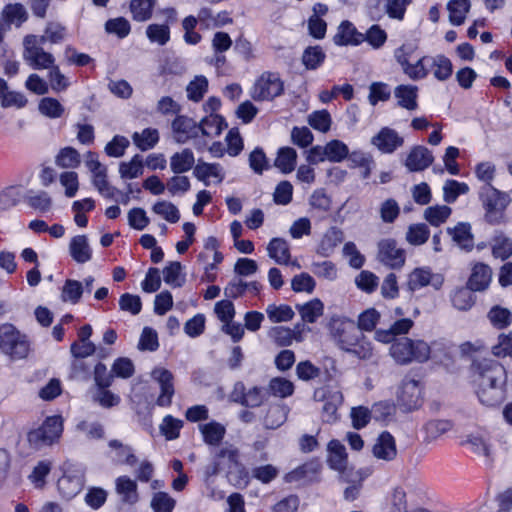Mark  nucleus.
<instances>
[{
  "instance_id": "1",
  "label": "nucleus",
  "mask_w": 512,
  "mask_h": 512,
  "mask_svg": "<svg viewBox=\"0 0 512 512\" xmlns=\"http://www.w3.org/2000/svg\"><path fill=\"white\" fill-rule=\"evenodd\" d=\"M470 371L475 393L483 405L494 407L503 402L507 372L502 364L489 358L474 359Z\"/></svg>"
},
{
  "instance_id": "2",
  "label": "nucleus",
  "mask_w": 512,
  "mask_h": 512,
  "mask_svg": "<svg viewBox=\"0 0 512 512\" xmlns=\"http://www.w3.org/2000/svg\"><path fill=\"white\" fill-rule=\"evenodd\" d=\"M448 350L449 345L445 340L434 341L430 345L422 339L400 337L390 345L389 355L396 364L408 365L413 362L424 363L431 354L438 357V352L447 355Z\"/></svg>"
},
{
  "instance_id": "3",
  "label": "nucleus",
  "mask_w": 512,
  "mask_h": 512,
  "mask_svg": "<svg viewBox=\"0 0 512 512\" xmlns=\"http://www.w3.org/2000/svg\"><path fill=\"white\" fill-rule=\"evenodd\" d=\"M479 198L485 210V220L492 225L504 223L505 211L511 203L508 193L494 188L492 185H483L479 191Z\"/></svg>"
},
{
  "instance_id": "4",
  "label": "nucleus",
  "mask_w": 512,
  "mask_h": 512,
  "mask_svg": "<svg viewBox=\"0 0 512 512\" xmlns=\"http://www.w3.org/2000/svg\"><path fill=\"white\" fill-rule=\"evenodd\" d=\"M0 349L11 359H23L29 354L30 343L26 335L5 323L0 326Z\"/></svg>"
},
{
  "instance_id": "5",
  "label": "nucleus",
  "mask_w": 512,
  "mask_h": 512,
  "mask_svg": "<svg viewBox=\"0 0 512 512\" xmlns=\"http://www.w3.org/2000/svg\"><path fill=\"white\" fill-rule=\"evenodd\" d=\"M43 45L34 34H28L23 38L22 57L34 70H48L56 62L54 55L45 51Z\"/></svg>"
},
{
  "instance_id": "6",
  "label": "nucleus",
  "mask_w": 512,
  "mask_h": 512,
  "mask_svg": "<svg viewBox=\"0 0 512 512\" xmlns=\"http://www.w3.org/2000/svg\"><path fill=\"white\" fill-rule=\"evenodd\" d=\"M329 330L333 340L342 350L350 349L356 343V338L361 336L355 322L341 315H333L330 318Z\"/></svg>"
},
{
  "instance_id": "7",
  "label": "nucleus",
  "mask_w": 512,
  "mask_h": 512,
  "mask_svg": "<svg viewBox=\"0 0 512 512\" xmlns=\"http://www.w3.org/2000/svg\"><path fill=\"white\" fill-rule=\"evenodd\" d=\"M63 432V419L59 415L50 416L37 429L28 433L29 443L35 447L51 445L57 441Z\"/></svg>"
},
{
  "instance_id": "8",
  "label": "nucleus",
  "mask_w": 512,
  "mask_h": 512,
  "mask_svg": "<svg viewBox=\"0 0 512 512\" xmlns=\"http://www.w3.org/2000/svg\"><path fill=\"white\" fill-rule=\"evenodd\" d=\"M284 92V83L279 74L273 72H264L255 81L250 95L255 101H271L282 95Z\"/></svg>"
},
{
  "instance_id": "9",
  "label": "nucleus",
  "mask_w": 512,
  "mask_h": 512,
  "mask_svg": "<svg viewBox=\"0 0 512 512\" xmlns=\"http://www.w3.org/2000/svg\"><path fill=\"white\" fill-rule=\"evenodd\" d=\"M198 123L187 116H177L172 122V131L174 139L180 144L193 140V145L198 151H203L207 147V141L199 136Z\"/></svg>"
},
{
  "instance_id": "10",
  "label": "nucleus",
  "mask_w": 512,
  "mask_h": 512,
  "mask_svg": "<svg viewBox=\"0 0 512 512\" xmlns=\"http://www.w3.org/2000/svg\"><path fill=\"white\" fill-rule=\"evenodd\" d=\"M314 400L323 402L322 419L324 422H334L337 419V410L343 403L342 392L336 388L325 386L314 391Z\"/></svg>"
},
{
  "instance_id": "11",
  "label": "nucleus",
  "mask_w": 512,
  "mask_h": 512,
  "mask_svg": "<svg viewBox=\"0 0 512 512\" xmlns=\"http://www.w3.org/2000/svg\"><path fill=\"white\" fill-rule=\"evenodd\" d=\"M415 52L412 44H402L394 50V58L401 66L403 73L411 80L417 81L425 79V69L422 67V57L415 63H411L410 59Z\"/></svg>"
},
{
  "instance_id": "12",
  "label": "nucleus",
  "mask_w": 512,
  "mask_h": 512,
  "mask_svg": "<svg viewBox=\"0 0 512 512\" xmlns=\"http://www.w3.org/2000/svg\"><path fill=\"white\" fill-rule=\"evenodd\" d=\"M399 406L407 411L417 409L422 404V390L419 381L404 378L397 391Z\"/></svg>"
},
{
  "instance_id": "13",
  "label": "nucleus",
  "mask_w": 512,
  "mask_h": 512,
  "mask_svg": "<svg viewBox=\"0 0 512 512\" xmlns=\"http://www.w3.org/2000/svg\"><path fill=\"white\" fill-rule=\"evenodd\" d=\"M422 67L425 69V78L432 72L438 81L448 80L453 73L451 60L443 54L422 56Z\"/></svg>"
},
{
  "instance_id": "14",
  "label": "nucleus",
  "mask_w": 512,
  "mask_h": 512,
  "mask_svg": "<svg viewBox=\"0 0 512 512\" xmlns=\"http://www.w3.org/2000/svg\"><path fill=\"white\" fill-rule=\"evenodd\" d=\"M378 259L392 269L401 268L405 263V251L394 239H383L378 243Z\"/></svg>"
},
{
  "instance_id": "15",
  "label": "nucleus",
  "mask_w": 512,
  "mask_h": 512,
  "mask_svg": "<svg viewBox=\"0 0 512 512\" xmlns=\"http://www.w3.org/2000/svg\"><path fill=\"white\" fill-rule=\"evenodd\" d=\"M444 283V278L440 274H433L429 268H415L409 275L407 287L409 291L414 292L428 285L439 290Z\"/></svg>"
},
{
  "instance_id": "16",
  "label": "nucleus",
  "mask_w": 512,
  "mask_h": 512,
  "mask_svg": "<svg viewBox=\"0 0 512 512\" xmlns=\"http://www.w3.org/2000/svg\"><path fill=\"white\" fill-rule=\"evenodd\" d=\"M371 144L383 154H392L404 144V138L389 127H383L371 138Z\"/></svg>"
},
{
  "instance_id": "17",
  "label": "nucleus",
  "mask_w": 512,
  "mask_h": 512,
  "mask_svg": "<svg viewBox=\"0 0 512 512\" xmlns=\"http://www.w3.org/2000/svg\"><path fill=\"white\" fill-rule=\"evenodd\" d=\"M231 399L246 407H259L265 399V391L258 386L246 390L242 382H237L231 393Z\"/></svg>"
},
{
  "instance_id": "18",
  "label": "nucleus",
  "mask_w": 512,
  "mask_h": 512,
  "mask_svg": "<svg viewBox=\"0 0 512 512\" xmlns=\"http://www.w3.org/2000/svg\"><path fill=\"white\" fill-rule=\"evenodd\" d=\"M193 175L205 186L212 183L220 184L225 178V171L219 163H208L198 160L193 170Z\"/></svg>"
},
{
  "instance_id": "19",
  "label": "nucleus",
  "mask_w": 512,
  "mask_h": 512,
  "mask_svg": "<svg viewBox=\"0 0 512 512\" xmlns=\"http://www.w3.org/2000/svg\"><path fill=\"white\" fill-rule=\"evenodd\" d=\"M152 377L159 383L161 390L156 401L157 405L161 407L170 406L175 392L172 373L164 368H156L152 371Z\"/></svg>"
},
{
  "instance_id": "20",
  "label": "nucleus",
  "mask_w": 512,
  "mask_h": 512,
  "mask_svg": "<svg viewBox=\"0 0 512 512\" xmlns=\"http://www.w3.org/2000/svg\"><path fill=\"white\" fill-rule=\"evenodd\" d=\"M327 463L329 467L339 472L340 477L347 472L348 457L345 446L336 439L331 440L327 446Z\"/></svg>"
},
{
  "instance_id": "21",
  "label": "nucleus",
  "mask_w": 512,
  "mask_h": 512,
  "mask_svg": "<svg viewBox=\"0 0 512 512\" xmlns=\"http://www.w3.org/2000/svg\"><path fill=\"white\" fill-rule=\"evenodd\" d=\"M216 458L221 460H227L230 467L232 465L238 468L237 478L235 480V485H244L247 486L249 483V473L244 466L239 463V451L233 445L227 444L218 450L216 453Z\"/></svg>"
},
{
  "instance_id": "22",
  "label": "nucleus",
  "mask_w": 512,
  "mask_h": 512,
  "mask_svg": "<svg viewBox=\"0 0 512 512\" xmlns=\"http://www.w3.org/2000/svg\"><path fill=\"white\" fill-rule=\"evenodd\" d=\"M434 161L432 152L425 146H414L408 153L405 166L410 172H418L427 169Z\"/></svg>"
},
{
  "instance_id": "23",
  "label": "nucleus",
  "mask_w": 512,
  "mask_h": 512,
  "mask_svg": "<svg viewBox=\"0 0 512 512\" xmlns=\"http://www.w3.org/2000/svg\"><path fill=\"white\" fill-rule=\"evenodd\" d=\"M333 42L337 46H358L363 43V37L352 22L344 20L333 36Z\"/></svg>"
},
{
  "instance_id": "24",
  "label": "nucleus",
  "mask_w": 512,
  "mask_h": 512,
  "mask_svg": "<svg viewBox=\"0 0 512 512\" xmlns=\"http://www.w3.org/2000/svg\"><path fill=\"white\" fill-rule=\"evenodd\" d=\"M414 325L410 318H401L395 321L389 329H379L375 332V339L382 343H393L397 336L407 335Z\"/></svg>"
},
{
  "instance_id": "25",
  "label": "nucleus",
  "mask_w": 512,
  "mask_h": 512,
  "mask_svg": "<svg viewBox=\"0 0 512 512\" xmlns=\"http://www.w3.org/2000/svg\"><path fill=\"white\" fill-rule=\"evenodd\" d=\"M372 452L380 460L392 461L395 459L397 448L394 437L387 431L382 432L377 438Z\"/></svg>"
},
{
  "instance_id": "26",
  "label": "nucleus",
  "mask_w": 512,
  "mask_h": 512,
  "mask_svg": "<svg viewBox=\"0 0 512 512\" xmlns=\"http://www.w3.org/2000/svg\"><path fill=\"white\" fill-rule=\"evenodd\" d=\"M115 491L125 504L134 505L139 501L137 483L126 475L115 479Z\"/></svg>"
},
{
  "instance_id": "27",
  "label": "nucleus",
  "mask_w": 512,
  "mask_h": 512,
  "mask_svg": "<svg viewBox=\"0 0 512 512\" xmlns=\"http://www.w3.org/2000/svg\"><path fill=\"white\" fill-rule=\"evenodd\" d=\"M68 38V29L58 21H48L45 25L42 35H36V39L41 43L57 45L63 43Z\"/></svg>"
},
{
  "instance_id": "28",
  "label": "nucleus",
  "mask_w": 512,
  "mask_h": 512,
  "mask_svg": "<svg viewBox=\"0 0 512 512\" xmlns=\"http://www.w3.org/2000/svg\"><path fill=\"white\" fill-rule=\"evenodd\" d=\"M224 119L215 113H210L198 123L199 136L207 142L221 134L225 127Z\"/></svg>"
},
{
  "instance_id": "29",
  "label": "nucleus",
  "mask_w": 512,
  "mask_h": 512,
  "mask_svg": "<svg viewBox=\"0 0 512 512\" xmlns=\"http://www.w3.org/2000/svg\"><path fill=\"white\" fill-rule=\"evenodd\" d=\"M491 279V268L484 263H477L472 268L467 286L474 291H483L488 288Z\"/></svg>"
},
{
  "instance_id": "30",
  "label": "nucleus",
  "mask_w": 512,
  "mask_h": 512,
  "mask_svg": "<svg viewBox=\"0 0 512 512\" xmlns=\"http://www.w3.org/2000/svg\"><path fill=\"white\" fill-rule=\"evenodd\" d=\"M447 233L452 240L461 248L467 251L473 249L474 237L471 232V225L467 222H459L454 227H448Z\"/></svg>"
},
{
  "instance_id": "31",
  "label": "nucleus",
  "mask_w": 512,
  "mask_h": 512,
  "mask_svg": "<svg viewBox=\"0 0 512 512\" xmlns=\"http://www.w3.org/2000/svg\"><path fill=\"white\" fill-rule=\"evenodd\" d=\"M108 446L110 448L109 457L115 463L128 466H134L137 463V457L129 445H125L119 440H110Z\"/></svg>"
},
{
  "instance_id": "32",
  "label": "nucleus",
  "mask_w": 512,
  "mask_h": 512,
  "mask_svg": "<svg viewBox=\"0 0 512 512\" xmlns=\"http://www.w3.org/2000/svg\"><path fill=\"white\" fill-rule=\"evenodd\" d=\"M268 256L279 265L290 263L291 253L287 240L279 237L272 238L267 246Z\"/></svg>"
},
{
  "instance_id": "33",
  "label": "nucleus",
  "mask_w": 512,
  "mask_h": 512,
  "mask_svg": "<svg viewBox=\"0 0 512 512\" xmlns=\"http://www.w3.org/2000/svg\"><path fill=\"white\" fill-rule=\"evenodd\" d=\"M203 441L210 446H218L226 434V428L217 421H210L198 426Z\"/></svg>"
},
{
  "instance_id": "34",
  "label": "nucleus",
  "mask_w": 512,
  "mask_h": 512,
  "mask_svg": "<svg viewBox=\"0 0 512 512\" xmlns=\"http://www.w3.org/2000/svg\"><path fill=\"white\" fill-rule=\"evenodd\" d=\"M70 255L77 263H86L92 258V249L85 235L73 237L69 244Z\"/></svg>"
},
{
  "instance_id": "35",
  "label": "nucleus",
  "mask_w": 512,
  "mask_h": 512,
  "mask_svg": "<svg viewBox=\"0 0 512 512\" xmlns=\"http://www.w3.org/2000/svg\"><path fill=\"white\" fill-rule=\"evenodd\" d=\"M194 164V153L189 148L176 152L170 157V168L174 174L186 173L195 167Z\"/></svg>"
},
{
  "instance_id": "36",
  "label": "nucleus",
  "mask_w": 512,
  "mask_h": 512,
  "mask_svg": "<svg viewBox=\"0 0 512 512\" xmlns=\"http://www.w3.org/2000/svg\"><path fill=\"white\" fill-rule=\"evenodd\" d=\"M417 93L418 88L414 85H399L394 90L398 105L407 110L417 109Z\"/></svg>"
},
{
  "instance_id": "37",
  "label": "nucleus",
  "mask_w": 512,
  "mask_h": 512,
  "mask_svg": "<svg viewBox=\"0 0 512 512\" xmlns=\"http://www.w3.org/2000/svg\"><path fill=\"white\" fill-rule=\"evenodd\" d=\"M2 21L5 25L10 28V25L14 24L19 27L23 22L27 20V12L22 4H7L4 6L2 12Z\"/></svg>"
},
{
  "instance_id": "38",
  "label": "nucleus",
  "mask_w": 512,
  "mask_h": 512,
  "mask_svg": "<svg viewBox=\"0 0 512 512\" xmlns=\"http://www.w3.org/2000/svg\"><path fill=\"white\" fill-rule=\"evenodd\" d=\"M297 163V152L292 147H281L274 161V165L278 168L282 173L288 174L291 173Z\"/></svg>"
},
{
  "instance_id": "39",
  "label": "nucleus",
  "mask_w": 512,
  "mask_h": 512,
  "mask_svg": "<svg viewBox=\"0 0 512 512\" xmlns=\"http://www.w3.org/2000/svg\"><path fill=\"white\" fill-rule=\"evenodd\" d=\"M57 486L60 494L63 497L70 499L81 491L83 486L82 477L77 475L64 474L59 478Z\"/></svg>"
},
{
  "instance_id": "40",
  "label": "nucleus",
  "mask_w": 512,
  "mask_h": 512,
  "mask_svg": "<svg viewBox=\"0 0 512 512\" xmlns=\"http://www.w3.org/2000/svg\"><path fill=\"white\" fill-rule=\"evenodd\" d=\"M55 164L62 169H75L81 164V155L73 147L61 148L55 157Z\"/></svg>"
},
{
  "instance_id": "41",
  "label": "nucleus",
  "mask_w": 512,
  "mask_h": 512,
  "mask_svg": "<svg viewBox=\"0 0 512 512\" xmlns=\"http://www.w3.org/2000/svg\"><path fill=\"white\" fill-rule=\"evenodd\" d=\"M470 7V0H450L447 4V10L449 12V21L451 24L455 26L462 25Z\"/></svg>"
},
{
  "instance_id": "42",
  "label": "nucleus",
  "mask_w": 512,
  "mask_h": 512,
  "mask_svg": "<svg viewBox=\"0 0 512 512\" xmlns=\"http://www.w3.org/2000/svg\"><path fill=\"white\" fill-rule=\"evenodd\" d=\"M297 309L304 322L314 323L322 316L324 304L320 299L315 298L302 305H297Z\"/></svg>"
},
{
  "instance_id": "43",
  "label": "nucleus",
  "mask_w": 512,
  "mask_h": 512,
  "mask_svg": "<svg viewBox=\"0 0 512 512\" xmlns=\"http://www.w3.org/2000/svg\"><path fill=\"white\" fill-rule=\"evenodd\" d=\"M452 213V209L447 205L429 206L424 210V219L432 226L438 227L444 224Z\"/></svg>"
},
{
  "instance_id": "44",
  "label": "nucleus",
  "mask_w": 512,
  "mask_h": 512,
  "mask_svg": "<svg viewBox=\"0 0 512 512\" xmlns=\"http://www.w3.org/2000/svg\"><path fill=\"white\" fill-rule=\"evenodd\" d=\"M144 173L143 158L141 155H134L129 162L119 164V174L122 179H135Z\"/></svg>"
},
{
  "instance_id": "45",
  "label": "nucleus",
  "mask_w": 512,
  "mask_h": 512,
  "mask_svg": "<svg viewBox=\"0 0 512 512\" xmlns=\"http://www.w3.org/2000/svg\"><path fill=\"white\" fill-rule=\"evenodd\" d=\"M25 199L29 207L40 213H46L52 208L53 200L46 191L30 190Z\"/></svg>"
},
{
  "instance_id": "46",
  "label": "nucleus",
  "mask_w": 512,
  "mask_h": 512,
  "mask_svg": "<svg viewBox=\"0 0 512 512\" xmlns=\"http://www.w3.org/2000/svg\"><path fill=\"white\" fill-rule=\"evenodd\" d=\"M156 0H131L130 11L137 22H144L152 17Z\"/></svg>"
},
{
  "instance_id": "47",
  "label": "nucleus",
  "mask_w": 512,
  "mask_h": 512,
  "mask_svg": "<svg viewBox=\"0 0 512 512\" xmlns=\"http://www.w3.org/2000/svg\"><path fill=\"white\" fill-rule=\"evenodd\" d=\"M132 140L141 151H147L158 143L159 132L154 128H146L141 132H135L132 135Z\"/></svg>"
},
{
  "instance_id": "48",
  "label": "nucleus",
  "mask_w": 512,
  "mask_h": 512,
  "mask_svg": "<svg viewBox=\"0 0 512 512\" xmlns=\"http://www.w3.org/2000/svg\"><path fill=\"white\" fill-rule=\"evenodd\" d=\"M145 33L151 43L159 46H164L170 41V27L168 24H149Z\"/></svg>"
},
{
  "instance_id": "49",
  "label": "nucleus",
  "mask_w": 512,
  "mask_h": 512,
  "mask_svg": "<svg viewBox=\"0 0 512 512\" xmlns=\"http://www.w3.org/2000/svg\"><path fill=\"white\" fill-rule=\"evenodd\" d=\"M465 444L473 453L479 456H484L489 461H492L489 441L482 434L477 433L469 435L465 441Z\"/></svg>"
},
{
  "instance_id": "50",
  "label": "nucleus",
  "mask_w": 512,
  "mask_h": 512,
  "mask_svg": "<svg viewBox=\"0 0 512 512\" xmlns=\"http://www.w3.org/2000/svg\"><path fill=\"white\" fill-rule=\"evenodd\" d=\"M492 253L494 257L505 260L512 255V239L503 233L496 234L492 241Z\"/></svg>"
},
{
  "instance_id": "51",
  "label": "nucleus",
  "mask_w": 512,
  "mask_h": 512,
  "mask_svg": "<svg viewBox=\"0 0 512 512\" xmlns=\"http://www.w3.org/2000/svg\"><path fill=\"white\" fill-rule=\"evenodd\" d=\"M39 112L50 119H57L64 115V106L56 99L52 97H44L39 101L38 104Z\"/></svg>"
},
{
  "instance_id": "52",
  "label": "nucleus",
  "mask_w": 512,
  "mask_h": 512,
  "mask_svg": "<svg viewBox=\"0 0 512 512\" xmlns=\"http://www.w3.org/2000/svg\"><path fill=\"white\" fill-rule=\"evenodd\" d=\"M469 186L464 182L449 179L443 186V200L451 204L454 203L460 195L468 193Z\"/></svg>"
},
{
  "instance_id": "53",
  "label": "nucleus",
  "mask_w": 512,
  "mask_h": 512,
  "mask_svg": "<svg viewBox=\"0 0 512 512\" xmlns=\"http://www.w3.org/2000/svg\"><path fill=\"white\" fill-rule=\"evenodd\" d=\"M325 58L326 54L320 46H309L303 52L302 63L307 69L315 70L323 64Z\"/></svg>"
},
{
  "instance_id": "54",
  "label": "nucleus",
  "mask_w": 512,
  "mask_h": 512,
  "mask_svg": "<svg viewBox=\"0 0 512 512\" xmlns=\"http://www.w3.org/2000/svg\"><path fill=\"white\" fill-rule=\"evenodd\" d=\"M268 392L274 397L286 398L293 394L294 384L283 377H274L269 381Z\"/></svg>"
},
{
  "instance_id": "55",
  "label": "nucleus",
  "mask_w": 512,
  "mask_h": 512,
  "mask_svg": "<svg viewBox=\"0 0 512 512\" xmlns=\"http://www.w3.org/2000/svg\"><path fill=\"white\" fill-rule=\"evenodd\" d=\"M363 42H367L373 49L382 48L388 38L384 29L378 24L370 26L365 33H362Z\"/></svg>"
},
{
  "instance_id": "56",
  "label": "nucleus",
  "mask_w": 512,
  "mask_h": 512,
  "mask_svg": "<svg viewBox=\"0 0 512 512\" xmlns=\"http://www.w3.org/2000/svg\"><path fill=\"white\" fill-rule=\"evenodd\" d=\"M490 323L498 329L508 327L512 322V313L509 309L501 306H493L487 315Z\"/></svg>"
},
{
  "instance_id": "57",
  "label": "nucleus",
  "mask_w": 512,
  "mask_h": 512,
  "mask_svg": "<svg viewBox=\"0 0 512 512\" xmlns=\"http://www.w3.org/2000/svg\"><path fill=\"white\" fill-rule=\"evenodd\" d=\"M83 293L84 288L80 281L68 279L63 285L61 298L64 302L77 304Z\"/></svg>"
},
{
  "instance_id": "58",
  "label": "nucleus",
  "mask_w": 512,
  "mask_h": 512,
  "mask_svg": "<svg viewBox=\"0 0 512 512\" xmlns=\"http://www.w3.org/2000/svg\"><path fill=\"white\" fill-rule=\"evenodd\" d=\"M430 230L424 223L412 224L408 227L406 232V240L414 246H419L429 239Z\"/></svg>"
},
{
  "instance_id": "59",
  "label": "nucleus",
  "mask_w": 512,
  "mask_h": 512,
  "mask_svg": "<svg viewBox=\"0 0 512 512\" xmlns=\"http://www.w3.org/2000/svg\"><path fill=\"white\" fill-rule=\"evenodd\" d=\"M266 313L272 323H280L290 321L295 313L293 309L286 304L276 305L269 304L266 308Z\"/></svg>"
},
{
  "instance_id": "60",
  "label": "nucleus",
  "mask_w": 512,
  "mask_h": 512,
  "mask_svg": "<svg viewBox=\"0 0 512 512\" xmlns=\"http://www.w3.org/2000/svg\"><path fill=\"white\" fill-rule=\"evenodd\" d=\"M152 211L170 223H176L180 219L178 208L169 201H157L153 205Z\"/></svg>"
},
{
  "instance_id": "61",
  "label": "nucleus",
  "mask_w": 512,
  "mask_h": 512,
  "mask_svg": "<svg viewBox=\"0 0 512 512\" xmlns=\"http://www.w3.org/2000/svg\"><path fill=\"white\" fill-rule=\"evenodd\" d=\"M181 271L182 265L180 262H170L163 269L164 282L173 288L181 287L185 281L184 277H181Z\"/></svg>"
},
{
  "instance_id": "62",
  "label": "nucleus",
  "mask_w": 512,
  "mask_h": 512,
  "mask_svg": "<svg viewBox=\"0 0 512 512\" xmlns=\"http://www.w3.org/2000/svg\"><path fill=\"white\" fill-rule=\"evenodd\" d=\"M326 153L328 161L339 163L348 157L349 148L344 142L334 139L326 143Z\"/></svg>"
},
{
  "instance_id": "63",
  "label": "nucleus",
  "mask_w": 512,
  "mask_h": 512,
  "mask_svg": "<svg viewBox=\"0 0 512 512\" xmlns=\"http://www.w3.org/2000/svg\"><path fill=\"white\" fill-rule=\"evenodd\" d=\"M308 123L313 129L326 133L330 130L332 124L331 115L325 109L314 111L309 115Z\"/></svg>"
},
{
  "instance_id": "64",
  "label": "nucleus",
  "mask_w": 512,
  "mask_h": 512,
  "mask_svg": "<svg viewBox=\"0 0 512 512\" xmlns=\"http://www.w3.org/2000/svg\"><path fill=\"white\" fill-rule=\"evenodd\" d=\"M176 501L166 492L154 493L151 500V508L154 512H172Z\"/></svg>"
}]
</instances>
